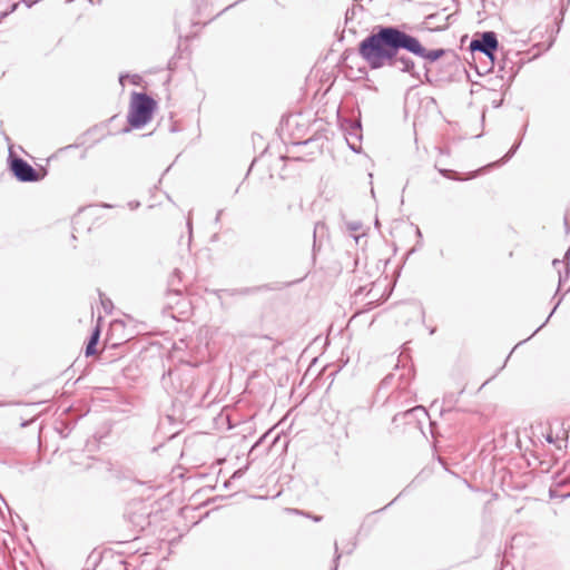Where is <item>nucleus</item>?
Segmentation results:
<instances>
[{
  "instance_id": "nucleus-1",
  "label": "nucleus",
  "mask_w": 570,
  "mask_h": 570,
  "mask_svg": "<svg viewBox=\"0 0 570 570\" xmlns=\"http://www.w3.org/2000/svg\"><path fill=\"white\" fill-rule=\"evenodd\" d=\"M409 33L394 26H376L358 45V55L371 69H380L401 49L407 51Z\"/></svg>"
},
{
  "instance_id": "nucleus-2",
  "label": "nucleus",
  "mask_w": 570,
  "mask_h": 570,
  "mask_svg": "<svg viewBox=\"0 0 570 570\" xmlns=\"http://www.w3.org/2000/svg\"><path fill=\"white\" fill-rule=\"evenodd\" d=\"M156 102L147 94L135 92L128 114V122L132 128H141L153 116Z\"/></svg>"
},
{
  "instance_id": "nucleus-3",
  "label": "nucleus",
  "mask_w": 570,
  "mask_h": 570,
  "mask_svg": "<svg viewBox=\"0 0 570 570\" xmlns=\"http://www.w3.org/2000/svg\"><path fill=\"white\" fill-rule=\"evenodd\" d=\"M498 38L493 31H485L481 33L479 38L473 39L470 43L471 51H480L491 60L494 59V53L498 50Z\"/></svg>"
},
{
  "instance_id": "nucleus-4",
  "label": "nucleus",
  "mask_w": 570,
  "mask_h": 570,
  "mask_svg": "<svg viewBox=\"0 0 570 570\" xmlns=\"http://www.w3.org/2000/svg\"><path fill=\"white\" fill-rule=\"evenodd\" d=\"M407 52H410L414 56H417L420 58H423L430 62H434L445 55L444 49H434V50L425 49L421 45V42L413 36H410Z\"/></svg>"
},
{
  "instance_id": "nucleus-5",
  "label": "nucleus",
  "mask_w": 570,
  "mask_h": 570,
  "mask_svg": "<svg viewBox=\"0 0 570 570\" xmlns=\"http://www.w3.org/2000/svg\"><path fill=\"white\" fill-rule=\"evenodd\" d=\"M10 168L19 181L29 183L38 180L37 171L21 158L12 159Z\"/></svg>"
},
{
  "instance_id": "nucleus-6",
  "label": "nucleus",
  "mask_w": 570,
  "mask_h": 570,
  "mask_svg": "<svg viewBox=\"0 0 570 570\" xmlns=\"http://www.w3.org/2000/svg\"><path fill=\"white\" fill-rule=\"evenodd\" d=\"M385 66L395 68L402 72L413 73L415 63L410 57L395 52L394 57L390 58Z\"/></svg>"
},
{
  "instance_id": "nucleus-7",
  "label": "nucleus",
  "mask_w": 570,
  "mask_h": 570,
  "mask_svg": "<svg viewBox=\"0 0 570 570\" xmlns=\"http://www.w3.org/2000/svg\"><path fill=\"white\" fill-rule=\"evenodd\" d=\"M326 344V338L316 336L313 342L303 351L301 356H304V354H317V356H322L325 352Z\"/></svg>"
},
{
  "instance_id": "nucleus-8",
  "label": "nucleus",
  "mask_w": 570,
  "mask_h": 570,
  "mask_svg": "<svg viewBox=\"0 0 570 570\" xmlns=\"http://www.w3.org/2000/svg\"><path fill=\"white\" fill-rule=\"evenodd\" d=\"M99 337H100V330H99V327H96L92 331L90 338L86 345L85 356H95V354L97 353L96 347L99 342Z\"/></svg>"
},
{
  "instance_id": "nucleus-9",
  "label": "nucleus",
  "mask_w": 570,
  "mask_h": 570,
  "mask_svg": "<svg viewBox=\"0 0 570 570\" xmlns=\"http://www.w3.org/2000/svg\"><path fill=\"white\" fill-rule=\"evenodd\" d=\"M197 366V363H191L189 361H184L181 360L180 361V364L178 366H176L175 368H169L168 372H167V375L168 377L170 379H174V377H178L180 375V372L185 368V367H195Z\"/></svg>"
},
{
  "instance_id": "nucleus-10",
  "label": "nucleus",
  "mask_w": 570,
  "mask_h": 570,
  "mask_svg": "<svg viewBox=\"0 0 570 570\" xmlns=\"http://www.w3.org/2000/svg\"><path fill=\"white\" fill-rule=\"evenodd\" d=\"M262 288L263 287H261V286H257V287H243V288L234 289L232 294L233 295H250V294L259 292Z\"/></svg>"
},
{
  "instance_id": "nucleus-11",
  "label": "nucleus",
  "mask_w": 570,
  "mask_h": 570,
  "mask_svg": "<svg viewBox=\"0 0 570 570\" xmlns=\"http://www.w3.org/2000/svg\"><path fill=\"white\" fill-rule=\"evenodd\" d=\"M520 144H521V141L517 142L515 145H513V146L511 147V149H510V150L504 155V157L502 158V161H503V163H504V161H507V160H509V159H510V158L515 154V151H517V150H518V148L520 147Z\"/></svg>"
},
{
  "instance_id": "nucleus-12",
  "label": "nucleus",
  "mask_w": 570,
  "mask_h": 570,
  "mask_svg": "<svg viewBox=\"0 0 570 570\" xmlns=\"http://www.w3.org/2000/svg\"><path fill=\"white\" fill-rule=\"evenodd\" d=\"M417 412H421V413H423L424 415H426V414H428V413H426V411H425V409H424L423 406H415V407H413V409H411V410L406 411V412L404 413V415H411V414H414V413H417Z\"/></svg>"
},
{
  "instance_id": "nucleus-13",
  "label": "nucleus",
  "mask_w": 570,
  "mask_h": 570,
  "mask_svg": "<svg viewBox=\"0 0 570 570\" xmlns=\"http://www.w3.org/2000/svg\"><path fill=\"white\" fill-rule=\"evenodd\" d=\"M101 304H102L104 309H105L106 312H110V311H111V308H112V303H111V301H110V299H108V298H106V299L101 298Z\"/></svg>"
},
{
  "instance_id": "nucleus-14",
  "label": "nucleus",
  "mask_w": 570,
  "mask_h": 570,
  "mask_svg": "<svg viewBox=\"0 0 570 570\" xmlns=\"http://www.w3.org/2000/svg\"><path fill=\"white\" fill-rule=\"evenodd\" d=\"M325 228V225L321 222L316 223L315 226H314V238L316 237V234L320 232V230H323Z\"/></svg>"
},
{
  "instance_id": "nucleus-15",
  "label": "nucleus",
  "mask_w": 570,
  "mask_h": 570,
  "mask_svg": "<svg viewBox=\"0 0 570 570\" xmlns=\"http://www.w3.org/2000/svg\"><path fill=\"white\" fill-rule=\"evenodd\" d=\"M267 434L263 435L253 446H252V450L250 452H254L256 449H258L261 446V444L264 442V440L266 439Z\"/></svg>"
},
{
  "instance_id": "nucleus-16",
  "label": "nucleus",
  "mask_w": 570,
  "mask_h": 570,
  "mask_svg": "<svg viewBox=\"0 0 570 570\" xmlns=\"http://www.w3.org/2000/svg\"><path fill=\"white\" fill-rule=\"evenodd\" d=\"M508 360H509V358H504V361L500 364V366L498 367V370L495 371V373H494V374H492L490 379H493L494 376H497V374H498L502 368H504V366L507 365V361H508Z\"/></svg>"
},
{
  "instance_id": "nucleus-17",
  "label": "nucleus",
  "mask_w": 570,
  "mask_h": 570,
  "mask_svg": "<svg viewBox=\"0 0 570 570\" xmlns=\"http://www.w3.org/2000/svg\"><path fill=\"white\" fill-rule=\"evenodd\" d=\"M439 173H440L442 176L446 177V178H453V177L450 175V174H451V170H449V169H439Z\"/></svg>"
},
{
  "instance_id": "nucleus-18",
  "label": "nucleus",
  "mask_w": 570,
  "mask_h": 570,
  "mask_svg": "<svg viewBox=\"0 0 570 570\" xmlns=\"http://www.w3.org/2000/svg\"><path fill=\"white\" fill-rule=\"evenodd\" d=\"M244 471L242 469L234 472L232 479L240 478L243 475Z\"/></svg>"
},
{
  "instance_id": "nucleus-19",
  "label": "nucleus",
  "mask_w": 570,
  "mask_h": 570,
  "mask_svg": "<svg viewBox=\"0 0 570 570\" xmlns=\"http://www.w3.org/2000/svg\"><path fill=\"white\" fill-rule=\"evenodd\" d=\"M320 360L321 358H318V357L312 358V362L309 363L308 368H311L313 365L317 364Z\"/></svg>"
},
{
  "instance_id": "nucleus-20",
  "label": "nucleus",
  "mask_w": 570,
  "mask_h": 570,
  "mask_svg": "<svg viewBox=\"0 0 570 570\" xmlns=\"http://www.w3.org/2000/svg\"><path fill=\"white\" fill-rule=\"evenodd\" d=\"M340 361H341V364L337 366V370H341L344 365H346L348 358H346L345 362H343V358H340Z\"/></svg>"
},
{
  "instance_id": "nucleus-21",
  "label": "nucleus",
  "mask_w": 570,
  "mask_h": 570,
  "mask_svg": "<svg viewBox=\"0 0 570 570\" xmlns=\"http://www.w3.org/2000/svg\"><path fill=\"white\" fill-rule=\"evenodd\" d=\"M28 3V7L32 6L33 3L38 2L39 0H24Z\"/></svg>"
},
{
  "instance_id": "nucleus-22",
  "label": "nucleus",
  "mask_w": 570,
  "mask_h": 570,
  "mask_svg": "<svg viewBox=\"0 0 570 570\" xmlns=\"http://www.w3.org/2000/svg\"><path fill=\"white\" fill-rule=\"evenodd\" d=\"M518 346H519V344H518V345H515V346L512 348V351L510 352V354H508V357H511V356H512V354L515 352V350L518 348Z\"/></svg>"
},
{
  "instance_id": "nucleus-23",
  "label": "nucleus",
  "mask_w": 570,
  "mask_h": 570,
  "mask_svg": "<svg viewBox=\"0 0 570 570\" xmlns=\"http://www.w3.org/2000/svg\"><path fill=\"white\" fill-rule=\"evenodd\" d=\"M553 266L557 267L559 264H561V261L559 259H553L552 262Z\"/></svg>"
},
{
  "instance_id": "nucleus-24",
  "label": "nucleus",
  "mask_w": 570,
  "mask_h": 570,
  "mask_svg": "<svg viewBox=\"0 0 570 570\" xmlns=\"http://www.w3.org/2000/svg\"><path fill=\"white\" fill-rule=\"evenodd\" d=\"M187 226H188L189 233H191V222H190V219H188Z\"/></svg>"
},
{
  "instance_id": "nucleus-25",
  "label": "nucleus",
  "mask_w": 570,
  "mask_h": 570,
  "mask_svg": "<svg viewBox=\"0 0 570 570\" xmlns=\"http://www.w3.org/2000/svg\"><path fill=\"white\" fill-rule=\"evenodd\" d=\"M322 367H323L324 371H326L330 367V364H327V363L326 364H322Z\"/></svg>"
},
{
  "instance_id": "nucleus-26",
  "label": "nucleus",
  "mask_w": 570,
  "mask_h": 570,
  "mask_svg": "<svg viewBox=\"0 0 570 570\" xmlns=\"http://www.w3.org/2000/svg\"><path fill=\"white\" fill-rule=\"evenodd\" d=\"M71 411V405L65 409L66 413H69Z\"/></svg>"
},
{
  "instance_id": "nucleus-27",
  "label": "nucleus",
  "mask_w": 570,
  "mask_h": 570,
  "mask_svg": "<svg viewBox=\"0 0 570 570\" xmlns=\"http://www.w3.org/2000/svg\"><path fill=\"white\" fill-rule=\"evenodd\" d=\"M60 433H61V435H62L63 438H68V432H67V433H63V431H60Z\"/></svg>"
},
{
  "instance_id": "nucleus-28",
  "label": "nucleus",
  "mask_w": 570,
  "mask_h": 570,
  "mask_svg": "<svg viewBox=\"0 0 570 570\" xmlns=\"http://www.w3.org/2000/svg\"><path fill=\"white\" fill-rule=\"evenodd\" d=\"M557 306H558V304L554 306V308H552V312L550 313V315H549V316H551V315L553 314V312H556ZM549 318H550V317H548V320H549Z\"/></svg>"
},
{
  "instance_id": "nucleus-29",
  "label": "nucleus",
  "mask_w": 570,
  "mask_h": 570,
  "mask_svg": "<svg viewBox=\"0 0 570 570\" xmlns=\"http://www.w3.org/2000/svg\"><path fill=\"white\" fill-rule=\"evenodd\" d=\"M397 363L395 364L396 367H399V363L401 362V358H396Z\"/></svg>"
},
{
  "instance_id": "nucleus-30",
  "label": "nucleus",
  "mask_w": 570,
  "mask_h": 570,
  "mask_svg": "<svg viewBox=\"0 0 570 570\" xmlns=\"http://www.w3.org/2000/svg\"><path fill=\"white\" fill-rule=\"evenodd\" d=\"M569 255H570V249L567 250L566 257H568Z\"/></svg>"
},
{
  "instance_id": "nucleus-31",
  "label": "nucleus",
  "mask_w": 570,
  "mask_h": 570,
  "mask_svg": "<svg viewBox=\"0 0 570 570\" xmlns=\"http://www.w3.org/2000/svg\"><path fill=\"white\" fill-rule=\"evenodd\" d=\"M79 382V379H76L75 381H72V384H76Z\"/></svg>"
},
{
  "instance_id": "nucleus-32",
  "label": "nucleus",
  "mask_w": 570,
  "mask_h": 570,
  "mask_svg": "<svg viewBox=\"0 0 570 570\" xmlns=\"http://www.w3.org/2000/svg\"><path fill=\"white\" fill-rule=\"evenodd\" d=\"M79 382V379H76L75 381H72V384H76Z\"/></svg>"
},
{
  "instance_id": "nucleus-33",
  "label": "nucleus",
  "mask_w": 570,
  "mask_h": 570,
  "mask_svg": "<svg viewBox=\"0 0 570 570\" xmlns=\"http://www.w3.org/2000/svg\"><path fill=\"white\" fill-rule=\"evenodd\" d=\"M79 382V379H76L75 381H72V384H76Z\"/></svg>"
},
{
  "instance_id": "nucleus-34",
  "label": "nucleus",
  "mask_w": 570,
  "mask_h": 570,
  "mask_svg": "<svg viewBox=\"0 0 570 570\" xmlns=\"http://www.w3.org/2000/svg\"><path fill=\"white\" fill-rule=\"evenodd\" d=\"M336 372H337V370H335V371H333V372H330V374H328V375H333V374H334V373H336Z\"/></svg>"
},
{
  "instance_id": "nucleus-35",
  "label": "nucleus",
  "mask_w": 570,
  "mask_h": 570,
  "mask_svg": "<svg viewBox=\"0 0 570 570\" xmlns=\"http://www.w3.org/2000/svg\"><path fill=\"white\" fill-rule=\"evenodd\" d=\"M563 497H564V498H569V497H570V492H569V493H567V494H564Z\"/></svg>"
},
{
  "instance_id": "nucleus-36",
  "label": "nucleus",
  "mask_w": 570,
  "mask_h": 570,
  "mask_svg": "<svg viewBox=\"0 0 570 570\" xmlns=\"http://www.w3.org/2000/svg\"><path fill=\"white\" fill-rule=\"evenodd\" d=\"M98 2H100L101 0H97Z\"/></svg>"
}]
</instances>
